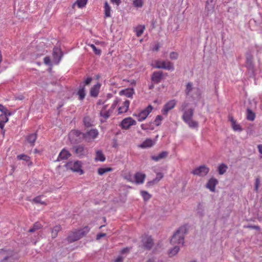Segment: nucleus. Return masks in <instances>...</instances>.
Instances as JSON below:
<instances>
[{
	"label": "nucleus",
	"instance_id": "ddd939ff",
	"mask_svg": "<svg viewBox=\"0 0 262 262\" xmlns=\"http://www.w3.org/2000/svg\"><path fill=\"white\" fill-rule=\"evenodd\" d=\"M146 175L140 172H136L134 176L135 182L137 184H143L144 182Z\"/></svg>",
	"mask_w": 262,
	"mask_h": 262
},
{
	"label": "nucleus",
	"instance_id": "6ab92c4d",
	"mask_svg": "<svg viewBox=\"0 0 262 262\" xmlns=\"http://www.w3.org/2000/svg\"><path fill=\"white\" fill-rule=\"evenodd\" d=\"M229 120L230 121L232 127L234 131L241 132L242 130L241 125L237 123L236 120L234 119L232 116H230L229 117Z\"/></svg>",
	"mask_w": 262,
	"mask_h": 262
},
{
	"label": "nucleus",
	"instance_id": "2eb2a0df",
	"mask_svg": "<svg viewBox=\"0 0 262 262\" xmlns=\"http://www.w3.org/2000/svg\"><path fill=\"white\" fill-rule=\"evenodd\" d=\"M129 103V100H127L124 101L118 108V114H120L126 113L128 110Z\"/></svg>",
	"mask_w": 262,
	"mask_h": 262
},
{
	"label": "nucleus",
	"instance_id": "680f3d73",
	"mask_svg": "<svg viewBox=\"0 0 262 262\" xmlns=\"http://www.w3.org/2000/svg\"><path fill=\"white\" fill-rule=\"evenodd\" d=\"M123 258L121 256L118 257L115 260V262H122Z\"/></svg>",
	"mask_w": 262,
	"mask_h": 262
},
{
	"label": "nucleus",
	"instance_id": "e2e57ef3",
	"mask_svg": "<svg viewBox=\"0 0 262 262\" xmlns=\"http://www.w3.org/2000/svg\"><path fill=\"white\" fill-rule=\"evenodd\" d=\"M129 250H130V248H125L121 250V253L123 254V253L128 252L129 251Z\"/></svg>",
	"mask_w": 262,
	"mask_h": 262
},
{
	"label": "nucleus",
	"instance_id": "ea45409f",
	"mask_svg": "<svg viewBox=\"0 0 262 262\" xmlns=\"http://www.w3.org/2000/svg\"><path fill=\"white\" fill-rule=\"evenodd\" d=\"M180 246L175 245L173 249H171L169 252V256H174L179 251Z\"/></svg>",
	"mask_w": 262,
	"mask_h": 262
},
{
	"label": "nucleus",
	"instance_id": "a18cd8bd",
	"mask_svg": "<svg viewBox=\"0 0 262 262\" xmlns=\"http://www.w3.org/2000/svg\"><path fill=\"white\" fill-rule=\"evenodd\" d=\"M133 2L135 7H142L143 6V3L142 0H133Z\"/></svg>",
	"mask_w": 262,
	"mask_h": 262
},
{
	"label": "nucleus",
	"instance_id": "8fccbe9b",
	"mask_svg": "<svg viewBox=\"0 0 262 262\" xmlns=\"http://www.w3.org/2000/svg\"><path fill=\"white\" fill-rule=\"evenodd\" d=\"M0 111L2 112V114H6L8 113L7 108L5 107L3 105L0 104Z\"/></svg>",
	"mask_w": 262,
	"mask_h": 262
},
{
	"label": "nucleus",
	"instance_id": "4be33fe9",
	"mask_svg": "<svg viewBox=\"0 0 262 262\" xmlns=\"http://www.w3.org/2000/svg\"><path fill=\"white\" fill-rule=\"evenodd\" d=\"M134 94V90L133 89H126L119 92L120 95H124L128 98H132Z\"/></svg>",
	"mask_w": 262,
	"mask_h": 262
},
{
	"label": "nucleus",
	"instance_id": "c9c22d12",
	"mask_svg": "<svg viewBox=\"0 0 262 262\" xmlns=\"http://www.w3.org/2000/svg\"><path fill=\"white\" fill-rule=\"evenodd\" d=\"M88 1V0H77L73 4V7H74L75 5H77L79 8H83L86 5Z\"/></svg>",
	"mask_w": 262,
	"mask_h": 262
},
{
	"label": "nucleus",
	"instance_id": "603ef678",
	"mask_svg": "<svg viewBox=\"0 0 262 262\" xmlns=\"http://www.w3.org/2000/svg\"><path fill=\"white\" fill-rule=\"evenodd\" d=\"M81 134V132L77 130H73L71 132L70 135H74L79 136Z\"/></svg>",
	"mask_w": 262,
	"mask_h": 262
},
{
	"label": "nucleus",
	"instance_id": "bf43d9fd",
	"mask_svg": "<svg viewBox=\"0 0 262 262\" xmlns=\"http://www.w3.org/2000/svg\"><path fill=\"white\" fill-rule=\"evenodd\" d=\"M159 45L157 43L155 45V46L152 48V51H158L159 50Z\"/></svg>",
	"mask_w": 262,
	"mask_h": 262
},
{
	"label": "nucleus",
	"instance_id": "58836bf2",
	"mask_svg": "<svg viewBox=\"0 0 262 262\" xmlns=\"http://www.w3.org/2000/svg\"><path fill=\"white\" fill-rule=\"evenodd\" d=\"M53 57L54 59H58V62L60 60L61 58V52L60 50L58 49H55L53 51Z\"/></svg>",
	"mask_w": 262,
	"mask_h": 262
},
{
	"label": "nucleus",
	"instance_id": "bb28decb",
	"mask_svg": "<svg viewBox=\"0 0 262 262\" xmlns=\"http://www.w3.org/2000/svg\"><path fill=\"white\" fill-rule=\"evenodd\" d=\"M37 139V135L35 133L29 135L26 137V140L30 144L31 146L34 145L35 142Z\"/></svg>",
	"mask_w": 262,
	"mask_h": 262
},
{
	"label": "nucleus",
	"instance_id": "473e14b6",
	"mask_svg": "<svg viewBox=\"0 0 262 262\" xmlns=\"http://www.w3.org/2000/svg\"><path fill=\"white\" fill-rule=\"evenodd\" d=\"M228 166L226 164L222 163L219 165L217 170L220 175L224 174L227 170Z\"/></svg>",
	"mask_w": 262,
	"mask_h": 262
},
{
	"label": "nucleus",
	"instance_id": "864d4df0",
	"mask_svg": "<svg viewBox=\"0 0 262 262\" xmlns=\"http://www.w3.org/2000/svg\"><path fill=\"white\" fill-rule=\"evenodd\" d=\"M124 179L126 180L128 182H130L132 183L134 182V181L133 180V179L132 178V176L130 174H128L127 176H124Z\"/></svg>",
	"mask_w": 262,
	"mask_h": 262
},
{
	"label": "nucleus",
	"instance_id": "423d86ee",
	"mask_svg": "<svg viewBox=\"0 0 262 262\" xmlns=\"http://www.w3.org/2000/svg\"><path fill=\"white\" fill-rule=\"evenodd\" d=\"M67 169L71 170L73 172H77L81 175L83 174V170L82 169V163L80 161H70L67 163Z\"/></svg>",
	"mask_w": 262,
	"mask_h": 262
},
{
	"label": "nucleus",
	"instance_id": "7c9ffc66",
	"mask_svg": "<svg viewBox=\"0 0 262 262\" xmlns=\"http://www.w3.org/2000/svg\"><path fill=\"white\" fill-rule=\"evenodd\" d=\"M61 230V227L60 225L55 226L51 230V236L55 238L57 236L58 233Z\"/></svg>",
	"mask_w": 262,
	"mask_h": 262
},
{
	"label": "nucleus",
	"instance_id": "052dcab7",
	"mask_svg": "<svg viewBox=\"0 0 262 262\" xmlns=\"http://www.w3.org/2000/svg\"><path fill=\"white\" fill-rule=\"evenodd\" d=\"M111 2L113 4H115L117 6H118L120 3V0H111Z\"/></svg>",
	"mask_w": 262,
	"mask_h": 262
},
{
	"label": "nucleus",
	"instance_id": "37998d69",
	"mask_svg": "<svg viewBox=\"0 0 262 262\" xmlns=\"http://www.w3.org/2000/svg\"><path fill=\"white\" fill-rule=\"evenodd\" d=\"M193 89L192 88V83L191 82H188L186 85V88L185 93L187 95H190L191 91Z\"/></svg>",
	"mask_w": 262,
	"mask_h": 262
},
{
	"label": "nucleus",
	"instance_id": "f3484780",
	"mask_svg": "<svg viewBox=\"0 0 262 262\" xmlns=\"http://www.w3.org/2000/svg\"><path fill=\"white\" fill-rule=\"evenodd\" d=\"M163 76V73L161 71L155 72L151 76V80L156 83H159Z\"/></svg>",
	"mask_w": 262,
	"mask_h": 262
},
{
	"label": "nucleus",
	"instance_id": "13d9d810",
	"mask_svg": "<svg viewBox=\"0 0 262 262\" xmlns=\"http://www.w3.org/2000/svg\"><path fill=\"white\" fill-rule=\"evenodd\" d=\"M92 80V78H91V77L87 78L84 81L85 84V85L89 84L91 82Z\"/></svg>",
	"mask_w": 262,
	"mask_h": 262
},
{
	"label": "nucleus",
	"instance_id": "b1692460",
	"mask_svg": "<svg viewBox=\"0 0 262 262\" xmlns=\"http://www.w3.org/2000/svg\"><path fill=\"white\" fill-rule=\"evenodd\" d=\"M106 158L101 150H97L96 151L95 161L104 162Z\"/></svg>",
	"mask_w": 262,
	"mask_h": 262
},
{
	"label": "nucleus",
	"instance_id": "5fc2aeb1",
	"mask_svg": "<svg viewBox=\"0 0 262 262\" xmlns=\"http://www.w3.org/2000/svg\"><path fill=\"white\" fill-rule=\"evenodd\" d=\"M106 236L105 233H99L97 235L96 239L99 240L101 239L102 237H105Z\"/></svg>",
	"mask_w": 262,
	"mask_h": 262
},
{
	"label": "nucleus",
	"instance_id": "774afa93",
	"mask_svg": "<svg viewBox=\"0 0 262 262\" xmlns=\"http://www.w3.org/2000/svg\"><path fill=\"white\" fill-rule=\"evenodd\" d=\"M7 117L8 118V116H10L12 115V113L11 112H10L8 110V113H7Z\"/></svg>",
	"mask_w": 262,
	"mask_h": 262
},
{
	"label": "nucleus",
	"instance_id": "dca6fc26",
	"mask_svg": "<svg viewBox=\"0 0 262 262\" xmlns=\"http://www.w3.org/2000/svg\"><path fill=\"white\" fill-rule=\"evenodd\" d=\"M101 84L97 83L91 88L90 90V95L92 97H96L98 96Z\"/></svg>",
	"mask_w": 262,
	"mask_h": 262
},
{
	"label": "nucleus",
	"instance_id": "f257e3e1",
	"mask_svg": "<svg viewBox=\"0 0 262 262\" xmlns=\"http://www.w3.org/2000/svg\"><path fill=\"white\" fill-rule=\"evenodd\" d=\"M187 106L188 103L184 102L181 106L180 110L183 112L182 119L190 128L198 129L199 127V123L198 121H195L192 119L194 114V110L191 108L187 110H185Z\"/></svg>",
	"mask_w": 262,
	"mask_h": 262
},
{
	"label": "nucleus",
	"instance_id": "a878e982",
	"mask_svg": "<svg viewBox=\"0 0 262 262\" xmlns=\"http://www.w3.org/2000/svg\"><path fill=\"white\" fill-rule=\"evenodd\" d=\"M111 114L110 110L106 111L105 108H103L100 113V116L103 118L101 119V122H104L107 118H109Z\"/></svg>",
	"mask_w": 262,
	"mask_h": 262
},
{
	"label": "nucleus",
	"instance_id": "5701e85b",
	"mask_svg": "<svg viewBox=\"0 0 262 262\" xmlns=\"http://www.w3.org/2000/svg\"><path fill=\"white\" fill-rule=\"evenodd\" d=\"M71 156L70 153L69 151L63 149H62L57 158V161H60L62 160L67 159Z\"/></svg>",
	"mask_w": 262,
	"mask_h": 262
},
{
	"label": "nucleus",
	"instance_id": "e433bc0d",
	"mask_svg": "<svg viewBox=\"0 0 262 262\" xmlns=\"http://www.w3.org/2000/svg\"><path fill=\"white\" fill-rule=\"evenodd\" d=\"M42 227V226L41 223L38 222H36L34 224L33 227L29 229V232L31 233L34 232L35 231L41 229Z\"/></svg>",
	"mask_w": 262,
	"mask_h": 262
},
{
	"label": "nucleus",
	"instance_id": "cd10ccee",
	"mask_svg": "<svg viewBox=\"0 0 262 262\" xmlns=\"http://www.w3.org/2000/svg\"><path fill=\"white\" fill-rule=\"evenodd\" d=\"M168 156V152L165 151H163L160 152L158 156H153L151 157L152 160L155 161H158L159 160L164 159Z\"/></svg>",
	"mask_w": 262,
	"mask_h": 262
},
{
	"label": "nucleus",
	"instance_id": "412c9836",
	"mask_svg": "<svg viewBox=\"0 0 262 262\" xmlns=\"http://www.w3.org/2000/svg\"><path fill=\"white\" fill-rule=\"evenodd\" d=\"M155 144V142L151 139H146L140 145L142 148H150Z\"/></svg>",
	"mask_w": 262,
	"mask_h": 262
},
{
	"label": "nucleus",
	"instance_id": "a19ab883",
	"mask_svg": "<svg viewBox=\"0 0 262 262\" xmlns=\"http://www.w3.org/2000/svg\"><path fill=\"white\" fill-rule=\"evenodd\" d=\"M32 202L35 204H40L45 205H47V204L45 201H42L41 200L40 195H38V196H37L36 197L34 198L33 199Z\"/></svg>",
	"mask_w": 262,
	"mask_h": 262
},
{
	"label": "nucleus",
	"instance_id": "c03bdc74",
	"mask_svg": "<svg viewBox=\"0 0 262 262\" xmlns=\"http://www.w3.org/2000/svg\"><path fill=\"white\" fill-rule=\"evenodd\" d=\"M83 123L86 127H90L92 126V122L89 117H85L83 119Z\"/></svg>",
	"mask_w": 262,
	"mask_h": 262
},
{
	"label": "nucleus",
	"instance_id": "9b49d317",
	"mask_svg": "<svg viewBox=\"0 0 262 262\" xmlns=\"http://www.w3.org/2000/svg\"><path fill=\"white\" fill-rule=\"evenodd\" d=\"M177 104V101L176 100H171L167 102L163 106V108L161 110V112L163 115H167L168 112L173 108Z\"/></svg>",
	"mask_w": 262,
	"mask_h": 262
},
{
	"label": "nucleus",
	"instance_id": "4c0bfd02",
	"mask_svg": "<svg viewBox=\"0 0 262 262\" xmlns=\"http://www.w3.org/2000/svg\"><path fill=\"white\" fill-rule=\"evenodd\" d=\"M255 115L251 110L247 109V119L249 121H253L255 119Z\"/></svg>",
	"mask_w": 262,
	"mask_h": 262
},
{
	"label": "nucleus",
	"instance_id": "0e129e2a",
	"mask_svg": "<svg viewBox=\"0 0 262 262\" xmlns=\"http://www.w3.org/2000/svg\"><path fill=\"white\" fill-rule=\"evenodd\" d=\"M257 148L259 153L262 155V144L258 145Z\"/></svg>",
	"mask_w": 262,
	"mask_h": 262
},
{
	"label": "nucleus",
	"instance_id": "2f4dec72",
	"mask_svg": "<svg viewBox=\"0 0 262 262\" xmlns=\"http://www.w3.org/2000/svg\"><path fill=\"white\" fill-rule=\"evenodd\" d=\"M85 94L84 86H80L77 92L79 100H82L85 98Z\"/></svg>",
	"mask_w": 262,
	"mask_h": 262
},
{
	"label": "nucleus",
	"instance_id": "72a5a7b5",
	"mask_svg": "<svg viewBox=\"0 0 262 262\" xmlns=\"http://www.w3.org/2000/svg\"><path fill=\"white\" fill-rule=\"evenodd\" d=\"M113 170V169L111 167H101L98 169L97 172L99 175L102 176L106 172H111Z\"/></svg>",
	"mask_w": 262,
	"mask_h": 262
},
{
	"label": "nucleus",
	"instance_id": "20e7f679",
	"mask_svg": "<svg viewBox=\"0 0 262 262\" xmlns=\"http://www.w3.org/2000/svg\"><path fill=\"white\" fill-rule=\"evenodd\" d=\"M90 231L88 226L79 230H75L71 232L68 236L67 239L69 243L77 241L85 236Z\"/></svg>",
	"mask_w": 262,
	"mask_h": 262
},
{
	"label": "nucleus",
	"instance_id": "79ce46f5",
	"mask_svg": "<svg viewBox=\"0 0 262 262\" xmlns=\"http://www.w3.org/2000/svg\"><path fill=\"white\" fill-rule=\"evenodd\" d=\"M140 193L144 200L145 201L149 200L151 197V195L146 191L142 190Z\"/></svg>",
	"mask_w": 262,
	"mask_h": 262
},
{
	"label": "nucleus",
	"instance_id": "aec40b11",
	"mask_svg": "<svg viewBox=\"0 0 262 262\" xmlns=\"http://www.w3.org/2000/svg\"><path fill=\"white\" fill-rule=\"evenodd\" d=\"M74 151L78 156H84L86 153V150L82 145H79L74 147Z\"/></svg>",
	"mask_w": 262,
	"mask_h": 262
},
{
	"label": "nucleus",
	"instance_id": "4468645a",
	"mask_svg": "<svg viewBox=\"0 0 262 262\" xmlns=\"http://www.w3.org/2000/svg\"><path fill=\"white\" fill-rule=\"evenodd\" d=\"M217 183V180L215 178H212L209 179L207 182L206 184V187L208 188L211 191L214 192Z\"/></svg>",
	"mask_w": 262,
	"mask_h": 262
},
{
	"label": "nucleus",
	"instance_id": "de8ad7c7",
	"mask_svg": "<svg viewBox=\"0 0 262 262\" xmlns=\"http://www.w3.org/2000/svg\"><path fill=\"white\" fill-rule=\"evenodd\" d=\"M90 47L92 49L93 52L96 55H100L101 51L100 49H98L94 45L92 44L90 45Z\"/></svg>",
	"mask_w": 262,
	"mask_h": 262
},
{
	"label": "nucleus",
	"instance_id": "4d7b16f0",
	"mask_svg": "<svg viewBox=\"0 0 262 262\" xmlns=\"http://www.w3.org/2000/svg\"><path fill=\"white\" fill-rule=\"evenodd\" d=\"M195 90L196 95L197 98H200L201 96L200 91L199 89H194Z\"/></svg>",
	"mask_w": 262,
	"mask_h": 262
},
{
	"label": "nucleus",
	"instance_id": "6e6552de",
	"mask_svg": "<svg viewBox=\"0 0 262 262\" xmlns=\"http://www.w3.org/2000/svg\"><path fill=\"white\" fill-rule=\"evenodd\" d=\"M99 135V132L97 129H91L83 134L84 139L88 142H90L96 139Z\"/></svg>",
	"mask_w": 262,
	"mask_h": 262
},
{
	"label": "nucleus",
	"instance_id": "09e8293b",
	"mask_svg": "<svg viewBox=\"0 0 262 262\" xmlns=\"http://www.w3.org/2000/svg\"><path fill=\"white\" fill-rule=\"evenodd\" d=\"M260 185V179L259 178H257L255 179L254 189L255 191L258 192V188Z\"/></svg>",
	"mask_w": 262,
	"mask_h": 262
},
{
	"label": "nucleus",
	"instance_id": "6e6d98bb",
	"mask_svg": "<svg viewBox=\"0 0 262 262\" xmlns=\"http://www.w3.org/2000/svg\"><path fill=\"white\" fill-rule=\"evenodd\" d=\"M43 61H44V63L46 64H49L50 63V59L49 57H46L44 58V59H43Z\"/></svg>",
	"mask_w": 262,
	"mask_h": 262
},
{
	"label": "nucleus",
	"instance_id": "0eeeda50",
	"mask_svg": "<svg viewBox=\"0 0 262 262\" xmlns=\"http://www.w3.org/2000/svg\"><path fill=\"white\" fill-rule=\"evenodd\" d=\"M152 109V106L151 105H149L145 109L141 111L140 113L138 114H134L133 116L137 118L138 121H143L151 112Z\"/></svg>",
	"mask_w": 262,
	"mask_h": 262
},
{
	"label": "nucleus",
	"instance_id": "49530a36",
	"mask_svg": "<svg viewBox=\"0 0 262 262\" xmlns=\"http://www.w3.org/2000/svg\"><path fill=\"white\" fill-rule=\"evenodd\" d=\"M162 120H163V117L161 116H160V115H158L156 117V119H155V120L154 121V123H155V125L156 126L160 125L161 124V121Z\"/></svg>",
	"mask_w": 262,
	"mask_h": 262
},
{
	"label": "nucleus",
	"instance_id": "393cba45",
	"mask_svg": "<svg viewBox=\"0 0 262 262\" xmlns=\"http://www.w3.org/2000/svg\"><path fill=\"white\" fill-rule=\"evenodd\" d=\"M17 159L18 160H23L26 162L28 166L32 165V162L31 161L30 157L26 155L21 154L17 156Z\"/></svg>",
	"mask_w": 262,
	"mask_h": 262
},
{
	"label": "nucleus",
	"instance_id": "39448f33",
	"mask_svg": "<svg viewBox=\"0 0 262 262\" xmlns=\"http://www.w3.org/2000/svg\"><path fill=\"white\" fill-rule=\"evenodd\" d=\"M152 66L156 69H163L168 70H174L172 63L169 61L156 60L153 61Z\"/></svg>",
	"mask_w": 262,
	"mask_h": 262
},
{
	"label": "nucleus",
	"instance_id": "c85d7f7f",
	"mask_svg": "<svg viewBox=\"0 0 262 262\" xmlns=\"http://www.w3.org/2000/svg\"><path fill=\"white\" fill-rule=\"evenodd\" d=\"M111 11V8L108 3L105 2L104 5V18L110 17Z\"/></svg>",
	"mask_w": 262,
	"mask_h": 262
},
{
	"label": "nucleus",
	"instance_id": "7ed1b4c3",
	"mask_svg": "<svg viewBox=\"0 0 262 262\" xmlns=\"http://www.w3.org/2000/svg\"><path fill=\"white\" fill-rule=\"evenodd\" d=\"M187 230L186 225L180 227L172 236L170 243L173 246L183 245L184 241V235L187 232Z\"/></svg>",
	"mask_w": 262,
	"mask_h": 262
},
{
	"label": "nucleus",
	"instance_id": "c756f323",
	"mask_svg": "<svg viewBox=\"0 0 262 262\" xmlns=\"http://www.w3.org/2000/svg\"><path fill=\"white\" fill-rule=\"evenodd\" d=\"M8 118L7 117L6 114H1L0 115V128L3 130L5 124L8 121Z\"/></svg>",
	"mask_w": 262,
	"mask_h": 262
},
{
	"label": "nucleus",
	"instance_id": "a211bd4d",
	"mask_svg": "<svg viewBox=\"0 0 262 262\" xmlns=\"http://www.w3.org/2000/svg\"><path fill=\"white\" fill-rule=\"evenodd\" d=\"M164 176L162 172H159L156 173V177L152 181H149L147 183V185L148 186H152L158 183L163 178Z\"/></svg>",
	"mask_w": 262,
	"mask_h": 262
},
{
	"label": "nucleus",
	"instance_id": "1a4fd4ad",
	"mask_svg": "<svg viewBox=\"0 0 262 262\" xmlns=\"http://www.w3.org/2000/svg\"><path fill=\"white\" fill-rule=\"evenodd\" d=\"M136 121L132 117H127L122 120L120 126L123 129H128L132 126L135 125Z\"/></svg>",
	"mask_w": 262,
	"mask_h": 262
},
{
	"label": "nucleus",
	"instance_id": "69168bd1",
	"mask_svg": "<svg viewBox=\"0 0 262 262\" xmlns=\"http://www.w3.org/2000/svg\"><path fill=\"white\" fill-rule=\"evenodd\" d=\"M24 99V97L23 95H19L16 97V99H17V100H22Z\"/></svg>",
	"mask_w": 262,
	"mask_h": 262
},
{
	"label": "nucleus",
	"instance_id": "9d476101",
	"mask_svg": "<svg viewBox=\"0 0 262 262\" xmlns=\"http://www.w3.org/2000/svg\"><path fill=\"white\" fill-rule=\"evenodd\" d=\"M209 170V168L206 166L202 165L194 169L192 171V173L194 175L203 177L207 175L208 173Z\"/></svg>",
	"mask_w": 262,
	"mask_h": 262
},
{
	"label": "nucleus",
	"instance_id": "f704fd0d",
	"mask_svg": "<svg viewBox=\"0 0 262 262\" xmlns=\"http://www.w3.org/2000/svg\"><path fill=\"white\" fill-rule=\"evenodd\" d=\"M145 30V26L142 25H139L135 28V31L136 35L138 37L141 36L144 32Z\"/></svg>",
	"mask_w": 262,
	"mask_h": 262
},
{
	"label": "nucleus",
	"instance_id": "f8f14e48",
	"mask_svg": "<svg viewBox=\"0 0 262 262\" xmlns=\"http://www.w3.org/2000/svg\"><path fill=\"white\" fill-rule=\"evenodd\" d=\"M143 247L145 249L149 250L153 246L152 239L150 236H146L142 238Z\"/></svg>",
	"mask_w": 262,
	"mask_h": 262
},
{
	"label": "nucleus",
	"instance_id": "f03ea898",
	"mask_svg": "<svg viewBox=\"0 0 262 262\" xmlns=\"http://www.w3.org/2000/svg\"><path fill=\"white\" fill-rule=\"evenodd\" d=\"M18 253L11 249H0V262H15L19 259Z\"/></svg>",
	"mask_w": 262,
	"mask_h": 262
},
{
	"label": "nucleus",
	"instance_id": "3c124183",
	"mask_svg": "<svg viewBox=\"0 0 262 262\" xmlns=\"http://www.w3.org/2000/svg\"><path fill=\"white\" fill-rule=\"evenodd\" d=\"M169 56L171 59H177L178 57V54L177 52H172L170 53Z\"/></svg>",
	"mask_w": 262,
	"mask_h": 262
},
{
	"label": "nucleus",
	"instance_id": "338daca9",
	"mask_svg": "<svg viewBox=\"0 0 262 262\" xmlns=\"http://www.w3.org/2000/svg\"><path fill=\"white\" fill-rule=\"evenodd\" d=\"M216 0H207L206 5H208L210 3H215Z\"/></svg>",
	"mask_w": 262,
	"mask_h": 262
}]
</instances>
